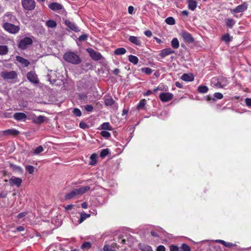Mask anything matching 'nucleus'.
<instances>
[{
	"label": "nucleus",
	"instance_id": "obj_20",
	"mask_svg": "<svg viewBox=\"0 0 251 251\" xmlns=\"http://www.w3.org/2000/svg\"><path fill=\"white\" fill-rule=\"evenodd\" d=\"M16 58V61L19 62L23 67H27L29 64V62L27 60L20 56H17Z\"/></svg>",
	"mask_w": 251,
	"mask_h": 251
},
{
	"label": "nucleus",
	"instance_id": "obj_31",
	"mask_svg": "<svg viewBox=\"0 0 251 251\" xmlns=\"http://www.w3.org/2000/svg\"><path fill=\"white\" fill-rule=\"evenodd\" d=\"M8 48L7 46L0 45V55H4L7 53Z\"/></svg>",
	"mask_w": 251,
	"mask_h": 251
},
{
	"label": "nucleus",
	"instance_id": "obj_33",
	"mask_svg": "<svg viewBox=\"0 0 251 251\" xmlns=\"http://www.w3.org/2000/svg\"><path fill=\"white\" fill-rule=\"evenodd\" d=\"M222 40L226 43H228L232 40V37L229 33H226L222 37Z\"/></svg>",
	"mask_w": 251,
	"mask_h": 251
},
{
	"label": "nucleus",
	"instance_id": "obj_47",
	"mask_svg": "<svg viewBox=\"0 0 251 251\" xmlns=\"http://www.w3.org/2000/svg\"><path fill=\"white\" fill-rule=\"evenodd\" d=\"M180 249L183 251H191L190 247L187 245L186 244L183 243L181 245Z\"/></svg>",
	"mask_w": 251,
	"mask_h": 251
},
{
	"label": "nucleus",
	"instance_id": "obj_11",
	"mask_svg": "<svg viewBox=\"0 0 251 251\" xmlns=\"http://www.w3.org/2000/svg\"><path fill=\"white\" fill-rule=\"evenodd\" d=\"M91 57L94 60L97 61L102 58V55L100 53L92 49H89L87 50Z\"/></svg>",
	"mask_w": 251,
	"mask_h": 251
},
{
	"label": "nucleus",
	"instance_id": "obj_49",
	"mask_svg": "<svg viewBox=\"0 0 251 251\" xmlns=\"http://www.w3.org/2000/svg\"><path fill=\"white\" fill-rule=\"evenodd\" d=\"M73 113L77 117H80L81 116V112L80 110L78 108H75L74 109L73 111Z\"/></svg>",
	"mask_w": 251,
	"mask_h": 251
},
{
	"label": "nucleus",
	"instance_id": "obj_64",
	"mask_svg": "<svg viewBox=\"0 0 251 251\" xmlns=\"http://www.w3.org/2000/svg\"><path fill=\"white\" fill-rule=\"evenodd\" d=\"M73 206H74V205H72V204L68 205L65 207V209L66 210H70L73 207Z\"/></svg>",
	"mask_w": 251,
	"mask_h": 251
},
{
	"label": "nucleus",
	"instance_id": "obj_58",
	"mask_svg": "<svg viewBox=\"0 0 251 251\" xmlns=\"http://www.w3.org/2000/svg\"><path fill=\"white\" fill-rule=\"evenodd\" d=\"M245 102L247 105L251 107V99L247 98L245 99Z\"/></svg>",
	"mask_w": 251,
	"mask_h": 251
},
{
	"label": "nucleus",
	"instance_id": "obj_45",
	"mask_svg": "<svg viewBox=\"0 0 251 251\" xmlns=\"http://www.w3.org/2000/svg\"><path fill=\"white\" fill-rule=\"evenodd\" d=\"M141 71L147 75H150L152 72V70L149 67H145V68H142Z\"/></svg>",
	"mask_w": 251,
	"mask_h": 251
},
{
	"label": "nucleus",
	"instance_id": "obj_2",
	"mask_svg": "<svg viewBox=\"0 0 251 251\" xmlns=\"http://www.w3.org/2000/svg\"><path fill=\"white\" fill-rule=\"evenodd\" d=\"M3 27L6 31L12 34H16L20 30V27L19 26L15 25L8 22L3 24Z\"/></svg>",
	"mask_w": 251,
	"mask_h": 251
},
{
	"label": "nucleus",
	"instance_id": "obj_24",
	"mask_svg": "<svg viewBox=\"0 0 251 251\" xmlns=\"http://www.w3.org/2000/svg\"><path fill=\"white\" fill-rule=\"evenodd\" d=\"M19 131L15 129H8L3 131V134L4 135H17L19 134Z\"/></svg>",
	"mask_w": 251,
	"mask_h": 251
},
{
	"label": "nucleus",
	"instance_id": "obj_36",
	"mask_svg": "<svg viewBox=\"0 0 251 251\" xmlns=\"http://www.w3.org/2000/svg\"><path fill=\"white\" fill-rule=\"evenodd\" d=\"M226 23L227 26L231 28L235 24V21L232 18H228L226 19Z\"/></svg>",
	"mask_w": 251,
	"mask_h": 251
},
{
	"label": "nucleus",
	"instance_id": "obj_8",
	"mask_svg": "<svg viewBox=\"0 0 251 251\" xmlns=\"http://www.w3.org/2000/svg\"><path fill=\"white\" fill-rule=\"evenodd\" d=\"M247 8L248 4L246 2H244L237 6L235 8L230 9V12L232 14L243 12L246 10Z\"/></svg>",
	"mask_w": 251,
	"mask_h": 251
},
{
	"label": "nucleus",
	"instance_id": "obj_32",
	"mask_svg": "<svg viewBox=\"0 0 251 251\" xmlns=\"http://www.w3.org/2000/svg\"><path fill=\"white\" fill-rule=\"evenodd\" d=\"M128 60L134 65H136L138 63L139 59L136 56L129 55L128 56Z\"/></svg>",
	"mask_w": 251,
	"mask_h": 251
},
{
	"label": "nucleus",
	"instance_id": "obj_23",
	"mask_svg": "<svg viewBox=\"0 0 251 251\" xmlns=\"http://www.w3.org/2000/svg\"><path fill=\"white\" fill-rule=\"evenodd\" d=\"M181 78L183 81L190 82L194 80V77L193 75L192 74H184L181 76Z\"/></svg>",
	"mask_w": 251,
	"mask_h": 251
},
{
	"label": "nucleus",
	"instance_id": "obj_39",
	"mask_svg": "<svg viewBox=\"0 0 251 251\" xmlns=\"http://www.w3.org/2000/svg\"><path fill=\"white\" fill-rule=\"evenodd\" d=\"M208 90V88L206 86L200 85L198 88V91L201 93H205Z\"/></svg>",
	"mask_w": 251,
	"mask_h": 251
},
{
	"label": "nucleus",
	"instance_id": "obj_15",
	"mask_svg": "<svg viewBox=\"0 0 251 251\" xmlns=\"http://www.w3.org/2000/svg\"><path fill=\"white\" fill-rule=\"evenodd\" d=\"M175 52L176 51L174 50L171 49L170 48H167L160 51V56L162 58H164L170 54L175 53Z\"/></svg>",
	"mask_w": 251,
	"mask_h": 251
},
{
	"label": "nucleus",
	"instance_id": "obj_22",
	"mask_svg": "<svg viewBox=\"0 0 251 251\" xmlns=\"http://www.w3.org/2000/svg\"><path fill=\"white\" fill-rule=\"evenodd\" d=\"M46 117L44 116H39L32 119V122L36 124H40L43 123L45 120Z\"/></svg>",
	"mask_w": 251,
	"mask_h": 251
},
{
	"label": "nucleus",
	"instance_id": "obj_13",
	"mask_svg": "<svg viewBox=\"0 0 251 251\" xmlns=\"http://www.w3.org/2000/svg\"><path fill=\"white\" fill-rule=\"evenodd\" d=\"M65 25L70 29L74 31L75 32L79 31L78 26L73 22H72L69 20L66 19L64 21Z\"/></svg>",
	"mask_w": 251,
	"mask_h": 251
},
{
	"label": "nucleus",
	"instance_id": "obj_55",
	"mask_svg": "<svg viewBox=\"0 0 251 251\" xmlns=\"http://www.w3.org/2000/svg\"><path fill=\"white\" fill-rule=\"evenodd\" d=\"M26 214H27L26 212H21L17 215V218L19 219H21V218L24 217L25 216Z\"/></svg>",
	"mask_w": 251,
	"mask_h": 251
},
{
	"label": "nucleus",
	"instance_id": "obj_35",
	"mask_svg": "<svg viewBox=\"0 0 251 251\" xmlns=\"http://www.w3.org/2000/svg\"><path fill=\"white\" fill-rule=\"evenodd\" d=\"M97 155L95 153L92 154L90 156V161L89 164L94 165L97 163Z\"/></svg>",
	"mask_w": 251,
	"mask_h": 251
},
{
	"label": "nucleus",
	"instance_id": "obj_28",
	"mask_svg": "<svg viewBox=\"0 0 251 251\" xmlns=\"http://www.w3.org/2000/svg\"><path fill=\"white\" fill-rule=\"evenodd\" d=\"M126 50L124 48H119L114 50V54L117 55H121L125 54Z\"/></svg>",
	"mask_w": 251,
	"mask_h": 251
},
{
	"label": "nucleus",
	"instance_id": "obj_34",
	"mask_svg": "<svg viewBox=\"0 0 251 251\" xmlns=\"http://www.w3.org/2000/svg\"><path fill=\"white\" fill-rule=\"evenodd\" d=\"M100 127H101V128L102 129H103L104 130H112V126H110L109 123H107V122L103 123L100 126Z\"/></svg>",
	"mask_w": 251,
	"mask_h": 251
},
{
	"label": "nucleus",
	"instance_id": "obj_61",
	"mask_svg": "<svg viewBox=\"0 0 251 251\" xmlns=\"http://www.w3.org/2000/svg\"><path fill=\"white\" fill-rule=\"evenodd\" d=\"M134 11V7L132 6H129L128 8V12L130 14H132Z\"/></svg>",
	"mask_w": 251,
	"mask_h": 251
},
{
	"label": "nucleus",
	"instance_id": "obj_38",
	"mask_svg": "<svg viewBox=\"0 0 251 251\" xmlns=\"http://www.w3.org/2000/svg\"><path fill=\"white\" fill-rule=\"evenodd\" d=\"M44 150V148L42 146H39L35 149L32 153L33 155H37L43 151Z\"/></svg>",
	"mask_w": 251,
	"mask_h": 251
},
{
	"label": "nucleus",
	"instance_id": "obj_63",
	"mask_svg": "<svg viewBox=\"0 0 251 251\" xmlns=\"http://www.w3.org/2000/svg\"><path fill=\"white\" fill-rule=\"evenodd\" d=\"M16 230L18 231H23L25 230V228L23 226H19L17 227Z\"/></svg>",
	"mask_w": 251,
	"mask_h": 251
},
{
	"label": "nucleus",
	"instance_id": "obj_56",
	"mask_svg": "<svg viewBox=\"0 0 251 251\" xmlns=\"http://www.w3.org/2000/svg\"><path fill=\"white\" fill-rule=\"evenodd\" d=\"M156 251H166V249L164 246L160 245L157 248Z\"/></svg>",
	"mask_w": 251,
	"mask_h": 251
},
{
	"label": "nucleus",
	"instance_id": "obj_29",
	"mask_svg": "<svg viewBox=\"0 0 251 251\" xmlns=\"http://www.w3.org/2000/svg\"><path fill=\"white\" fill-rule=\"evenodd\" d=\"M46 25L50 28H55L57 25V24L55 21L49 20L46 22Z\"/></svg>",
	"mask_w": 251,
	"mask_h": 251
},
{
	"label": "nucleus",
	"instance_id": "obj_10",
	"mask_svg": "<svg viewBox=\"0 0 251 251\" xmlns=\"http://www.w3.org/2000/svg\"><path fill=\"white\" fill-rule=\"evenodd\" d=\"M173 98V94L170 93L164 92L159 95V98L163 102H167L171 100Z\"/></svg>",
	"mask_w": 251,
	"mask_h": 251
},
{
	"label": "nucleus",
	"instance_id": "obj_12",
	"mask_svg": "<svg viewBox=\"0 0 251 251\" xmlns=\"http://www.w3.org/2000/svg\"><path fill=\"white\" fill-rule=\"evenodd\" d=\"M228 83L227 79H225V83H222V82L218 78V79L216 78H213L211 80V84L214 86L218 88H223L224 87L226 86Z\"/></svg>",
	"mask_w": 251,
	"mask_h": 251
},
{
	"label": "nucleus",
	"instance_id": "obj_41",
	"mask_svg": "<svg viewBox=\"0 0 251 251\" xmlns=\"http://www.w3.org/2000/svg\"><path fill=\"white\" fill-rule=\"evenodd\" d=\"M109 153V150L107 148L103 149L101 151L100 153V156L101 158H104L107 156Z\"/></svg>",
	"mask_w": 251,
	"mask_h": 251
},
{
	"label": "nucleus",
	"instance_id": "obj_44",
	"mask_svg": "<svg viewBox=\"0 0 251 251\" xmlns=\"http://www.w3.org/2000/svg\"><path fill=\"white\" fill-rule=\"evenodd\" d=\"M35 168L31 165H26L25 166V170L29 173L30 174H33L34 172Z\"/></svg>",
	"mask_w": 251,
	"mask_h": 251
},
{
	"label": "nucleus",
	"instance_id": "obj_60",
	"mask_svg": "<svg viewBox=\"0 0 251 251\" xmlns=\"http://www.w3.org/2000/svg\"><path fill=\"white\" fill-rule=\"evenodd\" d=\"M236 246V244H233L230 242H226V247H228V248H231L232 247H234Z\"/></svg>",
	"mask_w": 251,
	"mask_h": 251
},
{
	"label": "nucleus",
	"instance_id": "obj_7",
	"mask_svg": "<svg viewBox=\"0 0 251 251\" xmlns=\"http://www.w3.org/2000/svg\"><path fill=\"white\" fill-rule=\"evenodd\" d=\"M11 22L15 24L17 22V20L15 16L13 15L12 13L7 12L5 13L3 16V22Z\"/></svg>",
	"mask_w": 251,
	"mask_h": 251
},
{
	"label": "nucleus",
	"instance_id": "obj_18",
	"mask_svg": "<svg viewBox=\"0 0 251 251\" xmlns=\"http://www.w3.org/2000/svg\"><path fill=\"white\" fill-rule=\"evenodd\" d=\"M14 118L17 121H25L27 118L25 114L22 112L15 113L13 115Z\"/></svg>",
	"mask_w": 251,
	"mask_h": 251
},
{
	"label": "nucleus",
	"instance_id": "obj_6",
	"mask_svg": "<svg viewBox=\"0 0 251 251\" xmlns=\"http://www.w3.org/2000/svg\"><path fill=\"white\" fill-rule=\"evenodd\" d=\"M23 182L21 178L12 176L9 180V184L11 186H16L17 188L20 187Z\"/></svg>",
	"mask_w": 251,
	"mask_h": 251
},
{
	"label": "nucleus",
	"instance_id": "obj_57",
	"mask_svg": "<svg viewBox=\"0 0 251 251\" xmlns=\"http://www.w3.org/2000/svg\"><path fill=\"white\" fill-rule=\"evenodd\" d=\"M144 34L146 36H147L148 37H150L152 36V32L150 30H147L144 32Z\"/></svg>",
	"mask_w": 251,
	"mask_h": 251
},
{
	"label": "nucleus",
	"instance_id": "obj_30",
	"mask_svg": "<svg viewBox=\"0 0 251 251\" xmlns=\"http://www.w3.org/2000/svg\"><path fill=\"white\" fill-rule=\"evenodd\" d=\"M171 44L172 48L175 49H177L179 47V43L176 38H173L171 41Z\"/></svg>",
	"mask_w": 251,
	"mask_h": 251
},
{
	"label": "nucleus",
	"instance_id": "obj_19",
	"mask_svg": "<svg viewBox=\"0 0 251 251\" xmlns=\"http://www.w3.org/2000/svg\"><path fill=\"white\" fill-rule=\"evenodd\" d=\"M78 196L77 194L75 189L73 190L71 192L66 194L65 196V199L69 200L75 198L77 197Z\"/></svg>",
	"mask_w": 251,
	"mask_h": 251
},
{
	"label": "nucleus",
	"instance_id": "obj_14",
	"mask_svg": "<svg viewBox=\"0 0 251 251\" xmlns=\"http://www.w3.org/2000/svg\"><path fill=\"white\" fill-rule=\"evenodd\" d=\"M27 78L31 82L37 84L39 82L36 74L34 72H30L27 74Z\"/></svg>",
	"mask_w": 251,
	"mask_h": 251
},
{
	"label": "nucleus",
	"instance_id": "obj_17",
	"mask_svg": "<svg viewBox=\"0 0 251 251\" xmlns=\"http://www.w3.org/2000/svg\"><path fill=\"white\" fill-rule=\"evenodd\" d=\"M128 40L132 44L138 46H141L142 42L140 40V38L134 36H130Z\"/></svg>",
	"mask_w": 251,
	"mask_h": 251
},
{
	"label": "nucleus",
	"instance_id": "obj_51",
	"mask_svg": "<svg viewBox=\"0 0 251 251\" xmlns=\"http://www.w3.org/2000/svg\"><path fill=\"white\" fill-rule=\"evenodd\" d=\"M88 38V35L84 34L80 36L78 38V40L80 42L86 41Z\"/></svg>",
	"mask_w": 251,
	"mask_h": 251
},
{
	"label": "nucleus",
	"instance_id": "obj_54",
	"mask_svg": "<svg viewBox=\"0 0 251 251\" xmlns=\"http://www.w3.org/2000/svg\"><path fill=\"white\" fill-rule=\"evenodd\" d=\"M170 251H178L179 249L178 247L175 245H171L170 247Z\"/></svg>",
	"mask_w": 251,
	"mask_h": 251
},
{
	"label": "nucleus",
	"instance_id": "obj_53",
	"mask_svg": "<svg viewBox=\"0 0 251 251\" xmlns=\"http://www.w3.org/2000/svg\"><path fill=\"white\" fill-rule=\"evenodd\" d=\"M214 97L217 99L220 100L223 98V95L221 93L217 92L214 94Z\"/></svg>",
	"mask_w": 251,
	"mask_h": 251
},
{
	"label": "nucleus",
	"instance_id": "obj_21",
	"mask_svg": "<svg viewBox=\"0 0 251 251\" xmlns=\"http://www.w3.org/2000/svg\"><path fill=\"white\" fill-rule=\"evenodd\" d=\"M90 189V188L89 186H82L81 187H80L79 188L75 189L77 194L78 196H80L85 193L87 192Z\"/></svg>",
	"mask_w": 251,
	"mask_h": 251
},
{
	"label": "nucleus",
	"instance_id": "obj_9",
	"mask_svg": "<svg viewBox=\"0 0 251 251\" xmlns=\"http://www.w3.org/2000/svg\"><path fill=\"white\" fill-rule=\"evenodd\" d=\"M181 36L185 42L192 43L194 41V39L192 35L187 31H182L181 33Z\"/></svg>",
	"mask_w": 251,
	"mask_h": 251
},
{
	"label": "nucleus",
	"instance_id": "obj_25",
	"mask_svg": "<svg viewBox=\"0 0 251 251\" xmlns=\"http://www.w3.org/2000/svg\"><path fill=\"white\" fill-rule=\"evenodd\" d=\"M188 6L189 9L193 11L197 6V2L195 0H188Z\"/></svg>",
	"mask_w": 251,
	"mask_h": 251
},
{
	"label": "nucleus",
	"instance_id": "obj_3",
	"mask_svg": "<svg viewBox=\"0 0 251 251\" xmlns=\"http://www.w3.org/2000/svg\"><path fill=\"white\" fill-rule=\"evenodd\" d=\"M33 41L30 37H25L19 43L18 47L22 50H25L26 49L28 46L31 45Z\"/></svg>",
	"mask_w": 251,
	"mask_h": 251
},
{
	"label": "nucleus",
	"instance_id": "obj_62",
	"mask_svg": "<svg viewBox=\"0 0 251 251\" xmlns=\"http://www.w3.org/2000/svg\"><path fill=\"white\" fill-rule=\"evenodd\" d=\"M215 242H217V243H220L225 247H226V242H225V241L222 240H215Z\"/></svg>",
	"mask_w": 251,
	"mask_h": 251
},
{
	"label": "nucleus",
	"instance_id": "obj_4",
	"mask_svg": "<svg viewBox=\"0 0 251 251\" xmlns=\"http://www.w3.org/2000/svg\"><path fill=\"white\" fill-rule=\"evenodd\" d=\"M23 8L27 10H32L35 7V2L34 0H22Z\"/></svg>",
	"mask_w": 251,
	"mask_h": 251
},
{
	"label": "nucleus",
	"instance_id": "obj_1",
	"mask_svg": "<svg viewBox=\"0 0 251 251\" xmlns=\"http://www.w3.org/2000/svg\"><path fill=\"white\" fill-rule=\"evenodd\" d=\"M65 61L73 64H78L81 62L80 57L73 52H67L63 56Z\"/></svg>",
	"mask_w": 251,
	"mask_h": 251
},
{
	"label": "nucleus",
	"instance_id": "obj_48",
	"mask_svg": "<svg viewBox=\"0 0 251 251\" xmlns=\"http://www.w3.org/2000/svg\"><path fill=\"white\" fill-rule=\"evenodd\" d=\"M100 135L106 138H108L110 137L111 134L107 131L103 130L100 132Z\"/></svg>",
	"mask_w": 251,
	"mask_h": 251
},
{
	"label": "nucleus",
	"instance_id": "obj_46",
	"mask_svg": "<svg viewBox=\"0 0 251 251\" xmlns=\"http://www.w3.org/2000/svg\"><path fill=\"white\" fill-rule=\"evenodd\" d=\"M91 246L92 245H91V244L90 242H85L81 245V248L83 249H89L91 248Z\"/></svg>",
	"mask_w": 251,
	"mask_h": 251
},
{
	"label": "nucleus",
	"instance_id": "obj_59",
	"mask_svg": "<svg viewBox=\"0 0 251 251\" xmlns=\"http://www.w3.org/2000/svg\"><path fill=\"white\" fill-rule=\"evenodd\" d=\"M79 127L81 128L85 129L88 127V126L86 123L81 122L79 124Z\"/></svg>",
	"mask_w": 251,
	"mask_h": 251
},
{
	"label": "nucleus",
	"instance_id": "obj_5",
	"mask_svg": "<svg viewBox=\"0 0 251 251\" xmlns=\"http://www.w3.org/2000/svg\"><path fill=\"white\" fill-rule=\"evenodd\" d=\"M1 77L4 79H13L17 77V74L15 71H4L1 73Z\"/></svg>",
	"mask_w": 251,
	"mask_h": 251
},
{
	"label": "nucleus",
	"instance_id": "obj_37",
	"mask_svg": "<svg viewBox=\"0 0 251 251\" xmlns=\"http://www.w3.org/2000/svg\"><path fill=\"white\" fill-rule=\"evenodd\" d=\"M114 102L115 101L112 98H107L104 99V104L107 106H111Z\"/></svg>",
	"mask_w": 251,
	"mask_h": 251
},
{
	"label": "nucleus",
	"instance_id": "obj_43",
	"mask_svg": "<svg viewBox=\"0 0 251 251\" xmlns=\"http://www.w3.org/2000/svg\"><path fill=\"white\" fill-rule=\"evenodd\" d=\"M165 22L170 25H174L175 24V20L174 18L169 17L165 19Z\"/></svg>",
	"mask_w": 251,
	"mask_h": 251
},
{
	"label": "nucleus",
	"instance_id": "obj_26",
	"mask_svg": "<svg viewBox=\"0 0 251 251\" xmlns=\"http://www.w3.org/2000/svg\"><path fill=\"white\" fill-rule=\"evenodd\" d=\"M10 166L13 171L16 172L21 174L23 173V169L21 167L13 164H10Z\"/></svg>",
	"mask_w": 251,
	"mask_h": 251
},
{
	"label": "nucleus",
	"instance_id": "obj_52",
	"mask_svg": "<svg viewBox=\"0 0 251 251\" xmlns=\"http://www.w3.org/2000/svg\"><path fill=\"white\" fill-rule=\"evenodd\" d=\"M112 250L111 247L109 245H105L104 246L102 249H100V251H110Z\"/></svg>",
	"mask_w": 251,
	"mask_h": 251
},
{
	"label": "nucleus",
	"instance_id": "obj_42",
	"mask_svg": "<svg viewBox=\"0 0 251 251\" xmlns=\"http://www.w3.org/2000/svg\"><path fill=\"white\" fill-rule=\"evenodd\" d=\"M90 216L89 214H87L85 213H82L80 215V219L79 220V224L81 223L84 220L89 218Z\"/></svg>",
	"mask_w": 251,
	"mask_h": 251
},
{
	"label": "nucleus",
	"instance_id": "obj_50",
	"mask_svg": "<svg viewBox=\"0 0 251 251\" xmlns=\"http://www.w3.org/2000/svg\"><path fill=\"white\" fill-rule=\"evenodd\" d=\"M93 108V106L92 105L87 104L84 106V109L89 112H92Z\"/></svg>",
	"mask_w": 251,
	"mask_h": 251
},
{
	"label": "nucleus",
	"instance_id": "obj_16",
	"mask_svg": "<svg viewBox=\"0 0 251 251\" xmlns=\"http://www.w3.org/2000/svg\"><path fill=\"white\" fill-rule=\"evenodd\" d=\"M50 9L53 11H57L59 10L64 9L63 6L57 2H52L48 5Z\"/></svg>",
	"mask_w": 251,
	"mask_h": 251
},
{
	"label": "nucleus",
	"instance_id": "obj_27",
	"mask_svg": "<svg viewBox=\"0 0 251 251\" xmlns=\"http://www.w3.org/2000/svg\"><path fill=\"white\" fill-rule=\"evenodd\" d=\"M138 247L142 251H152L151 247L147 245L140 243Z\"/></svg>",
	"mask_w": 251,
	"mask_h": 251
},
{
	"label": "nucleus",
	"instance_id": "obj_40",
	"mask_svg": "<svg viewBox=\"0 0 251 251\" xmlns=\"http://www.w3.org/2000/svg\"><path fill=\"white\" fill-rule=\"evenodd\" d=\"M146 103V101L145 99H143L140 101V102L137 104V108L138 110L143 109L145 106Z\"/></svg>",
	"mask_w": 251,
	"mask_h": 251
}]
</instances>
